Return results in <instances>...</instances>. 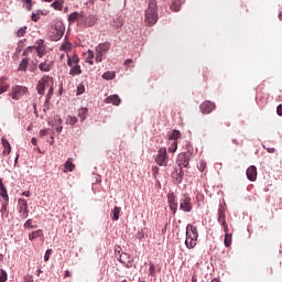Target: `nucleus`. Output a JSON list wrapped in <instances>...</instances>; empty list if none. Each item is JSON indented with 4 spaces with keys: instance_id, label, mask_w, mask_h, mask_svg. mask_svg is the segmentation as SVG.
Segmentation results:
<instances>
[{
    "instance_id": "1",
    "label": "nucleus",
    "mask_w": 282,
    "mask_h": 282,
    "mask_svg": "<svg viewBox=\"0 0 282 282\" xmlns=\"http://www.w3.org/2000/svg\"><path fill=\"white\" fill-rule=\"evenodd\" d=\"M144 22L149 28L158 23V0H150L145 10Z\"/></svg>"
},
{
    "instance_id": "2",
    "label": "nucleus",
    "mask_w": 282,
    "mask_h": 282,
    "mask_svg": "<svg viewBox=\"0 0 282 282\" xmlns=\"http://www.w3.org/2000/svg\"><path fill=\"white\" fill-rule=\"evenodd\" d=\"M109 50H111V43L110 42H104L100 43L96 46L95 48V61L96 63H102V58L105 56V54H107V52H109Z\"/></svg>"
},
{
    "instance_id": "3",
    "label": "nucleus",
    "mask_w": 282,
    "mask_h": 282,
    "mask_svg": "<svg viewBox=\"0 0 282 282\" xmlns=\"http://www.w3.org/2000/svg\"><path fill=\"white\" fill-rule=\"evenodd\" d=\"M63 34H65V25L63 24V22H57L54 26H52V41H61V39H63Z\"/></svg>"
},
{
    "instance_id": "4",
    "label": "nucleus",
    "mask_w": 282,
    "mask_h": 282,
    "mask_svg": "<svg viewBox=\"0 0 282 282\" xmlns=\"http://www.w3.org/2000/svg\"><path fill=\"white\" fill-rule=\"evenodd\" d=\"M28 94V87L25 86H14L11 88V94H9V96H11V98L13 100H19V98H21V96Z\"/></svg>"
},
{
    "instance_id": "5",
    "label": "nucleus",
    "mask_w": 282,
    "mask_h": 282,
    "mask_svg": "<svg viewBox=\"0 0 282 282\" xmlns=\"http://www.w3.org/2000/svg\"><path fill=\"white\" fill-rule=\"evenodd\" d=\"M50 85H54V82H52L50 76L43 77L37 84V94L43 96V94H45V89H47Z\"/></svg>"
},
{
    "instance_id": "6",
    "label": "nucleus",
    "mask_w": 282,
    "mask_h": 282,
    "mask_svg": "<svg viewBox=\"0 0 282 282\" xmlns=\"http://www.w3.org/2000/svg\"><path fill=\"white\" fill-rule=\"evenodd\" d=\"M180 210L184 213H191L193 210V204L191 203V196L184 195L180 200Z\"/></svg>"
},
{
    "instance_id": "7",
    "label": "nucleus",
    "mask_w": 282,
    "mask_h": 282,
    "mask_svg": "<svg viewBox=\"0 0 282 282\" xmlns=\"http://www.w3.org/2000/svg\"><path fill=\"white\" fill-rule=\"evenodd\" d=\"M155 162L159 166H166L169 164L167 155H166V148H161L158 152L155 158Z\"/></svg>"
},
{
    "instance_id": "8",
    "label": "nucleus",
    "mask_w": 282,
    "mask_h": 282,
    "mask_svg": "<svg viewBox=\"0 0 282 282\" xmlns=\"http://www.w3.org/2000/svg\"><path fill=\"white\" fill-rule=\"evenodd\" d=\"M19 213L21 214L22 219H28L30 215V209H28V200L19 198L18 200Z\"/></svg>"
},
{
    "instance_id": "9",
    "label": "nucleus",
    "mask_w": 282,
    "mask_h": 282,
    "mask_svg": "<svg viewBox=\"0 0 282 282\" xmlns=\"http://www.w3.org/2000/svg\"><path fill=\"white\" fill-rule=\"evenodd\" d=\"M215 107H216L215 102L206 100L200 104L199 109H200L202 113L208 115V113H213V111H215Z\"/></svg>"
},
{
    "instance_id": "10",
    "label": "nucleus",
    "mask_w": 282,
    "mask_h": 282,
    "mask_svg": "<svg viewBox=\"0 0 282 282\" xmlns=\"http://www.w3.org/2000/svg\"><path fill=\"white\" fill-rule=\"evenodd\" d=\"M218 224H220L225 232H228V224L226 223V209H224V207L218 209Z\"/></svg>"
},
{
    "instance_id": "11",
    "label": "nucleus",
    "mask_w": 282,
    "mask_h": 282,
    "mask_svg": "<svg viewBox=\"0 0 282 282\" xmlns=\"http://www.w3.org/2000/svg\"><path fill=\"white\" fill-rule=\"evenodd\" d=\"M186 237L197 241V239H199V234L197 232V227L188 224L187 227H186Z\"/></svg>"
},
{
    "instance_id": "12",
    "label": "nucleus",
    "mask_w": 282,
    "mask_h": 282,
    "mask_svg": "<svg viewBox=\"0 0 282 282\" xmlns=\"http://www.w3.org/2000/svg\"><path fill=\"white\" fill-rule=\"evenodd\" d=\"M176 164L178 165V167L181 169H186L188 167L189 161H188V156H186V153H181L178 154V159L176 161Z\"/></svg>"
},
{
    "instance_id": "13",
    "label": "nucleus",
    "mask_w": 282,
    "mask_h": 282,
    "mask_svg": "<svg viewBox=\"0 0 282 282\" xmlns=\"http://www.w3.org/2000/svg\"><path fill=\"white\" fill-rule=\"evenodd\" d=\"M54 67V61L46 59L39 65L41 72H51Z\"/></svg>"
},
{
    "instance_id": "14",
    "label": "nucleus",
    "mask_w": 282,
    "mask_h": 282,
    "mask_svg": "<svg viewBox=\"0 0 282 282\" xmlns=\"http://www.w3.org/2000/svg\"><path fill=\"white\" fill-rule=\"evenodd\" d=\"M247 177L250 182L257 181V166L251 165L247 169Z\"/></svg>"
},
{
    "instance_id": "15",
    "label": "nucleus",
    "mask_w": 282,
    "mask_h": 282,
    "mask_svg": "<svg viewBox=\"0 0 282 282\" xmlns=\"http://www.w3.org/2000/svg\"><path fill=\"white\" fill-rule=\"evenodd\" d=\"M105 102L106 105H115L116 107H118V105H120L122 100L118 95H111L105 99Z\"/></svg>"
},
{
    "instance_id": "16",
    "label": "nucleus",
    "mask_w": 282,
    "mask_h": 282,
    "mask_svg": "<svg viewBox=\"0 0 282 282\" xmlns=\"http://www.w3.org/2000/svg\"><path fill=\"white\" fill-rule=\"evenodd\" d=\"M167 202L170 204V209L172 210L173 215L177 213V203L175 202V194H169Z\"/></svg>"
},
{
    "instance_id": "17",
    "label": "nucleus",
    "mask_w": 282,
    "mask_h": 282,
    "mask_svg": "<svg viewBox=\"0 0 282 282\" xmlns=\"http://www.w3.org/2000/svg\"><path fill=\"white\" fill-rule=\"evenodd\" d=\"M119 261L123 265H127V268H129V263H133V259L131 258V256L124 252L120 254Z\"/></svg>"
},
{
    "instance_id": "18",
    "label": "nucleus",
    "mask_w": 282,
    "mask_h": 282,
    "mask_svg": "<svg viewBox=\"0 0 282 282\" xmlns=\"http://www.w3.org/2000/svg\"><path fill=\"white\" fill-rule=\"evenodd\" d=\"M33 50L36 51V54L40 58H43V56H45V46L43 45V40H40L39 45L37 46H33Z\"/></svg>"
},
{
    "instance_id": "19",
    "label": "nucleus",
    "mask_w": 282,
    "mask_h": 282,
    "mask_svg": "<svg viewBox=\"0 0 282 282\" xmlns=\"http://www.w3.org/2000/svg\"><path fill=\"white\" fill-rule=\"evenodd\" d=\"M10 89V84L8 83V78L1 77L0 78V94H6Z\"/></svg>"
},
{
    "instance_id": "20",
    "label": "nucleus",
    "mask_w": 282,
    "mask_h": 282,
    "mask_svg": "<svg viewBox=\"0 0 282 282\" xmlns=\"http://www.w3.org/2000/svg\"><path fill=\"white\" fill-rule=\"evenodd\" d=\"M83 19V13H78V11L72 12L68 15V23H76V21H80Z\"/></svg>"
},
{
    "instance_id": "21",
    "label": "nucleus",
    "mask_w": 282,
    "mask_h": 282,
    "mask_svg": "<svg viewBox=\"0 0 282 282\" xmlns=\"http://www.w3.org/2000/svg\"><path fill=\"white\" fill-rule=\"evenodd\" d=\"M80 63V58H78V55L69 56L67 55V65L68 67H74Z\"/></svg>"
},
{
    "instance_id": "22",
    "label": "nucleus",
    "mask_w": 282,
    "mask_h": 282,
    "mask_svg": "<svg viewBox=\"0 0 282 282\" xmlns=\"http://www.w3.org/2000/svg\"><path fill=\"white\" fill-rule=\"evenodd\" d=\"M28 65H30V58L24 57L19 64L18 70L19 72H28Z\"/></svg>"
},
{
    "instance_id": "23",
    "label": "nucleus",
    "mask_w": 282,
    "mask_h": 282,
    "mask_svg": "<svg viewBox=\"0 0 282 282\" xmlns=\"http://www.w3.org/2000/svg\"><path fill=\"white\" fill-rule=\"evenodd\" d=\"M97 22H98V17L94 14L88 15L86 19V25L88 28H94L95 23Z\"/></svg>"
},
{
    "instance_id": "24",
    "label": "nucleus",
    "mask_w": 282,
    "mask_h": 282,
    "mask_svg": "<svg viewBox=\"0 0 282 282\" xmlns=\"http://www.w3.org/2000/svg\"><path fill=\"white\" fill-rule=\"evenodd\" d=\"M39 237H43V230L42 229L32 231L31 234H29V240L30 241H34V239H39Z\"/></svg>"
},
{
    "instance_id": "25",
    "label": "nucleus",
    "mask_w": 282,
    "mask_h": 282,
    "mask_svg": "<svg viewBox=\"0 0 282 282\" xmlns=\"http://www.w3.org/2000/svg\"><path fill=\"white\" fill-rule=\"evenodd\" d=\"M185 246H186V248H188V250H193V248H195V246H197V240H195L193 238H188L186 236Z\"/></svg>"
},
{
    "instance_id": "26",
    "label": "nucleus",
    "mask_w": 282,
    "mask_h": 282,
    "mask_svg": "<svg viewBox=\"0 0 282 282\" xmlns=\"http://www.w3.org/2000/svg\"><path fill=\"white\" fill-rule=\"evenodd\" d=\"M69 75L70 76H80L83 74V70L80 69V65L70 66Z\"/></svg>"
},
{
    "instance_id": "27",
    "label": "nucleus",
    "mask_w": 282,
    "mask_h": 282,
    "mask_svg": "<svg viewBox=\"0 0 282 282\" xmlns=\"http://www.w3.org/2000/svg\"><path fill=\"white\" fill-rule=\"evenodd\" d=\"M65 4V0H55L53 3H51V8L54 10H63V6Z\"/></svg>"
},
{
    "instance_id": "28",
    "label": "nucleus",
    "mask_w": 282,
    "mask_h": 282,
    "mask_svg": "<svg viewBox=\"0 0 282 282\" xmlns=\"http://www.w3.org/2000/svg\"><path fill=\"white\" fill-rule=\"evenodd\" d=\"M76 169V165L72 162V159H68L65 163V171L64 173H72Z\"/></svg>"
},
{
    "instance_id": "29",
    "label": "nucleus",
    "mask_w": 282,
    "mask_h": 282,
    "mask_svg": "<svg viewBox=\"0 0 282 282\" xmlns=\"http://www.w3.org/2000/svg\"><path fill=\"white\" fill-rule=\"evenodd\" d=\"M173 177H175L176 182H178V184H181V182L184 177V171L182 170V167H178V170H176V172L173 174Z\"/></svg>"
},
{
    "instance_id": "30",
    "label": "nucleus",
    "mask_w": 282,
    "mask_h": 282,
    "mask_svg": "<svg viewBox=\"0 0 282 282\" xmlns=\"http://www.w3.org/2000/svg\"><path fill=\"white\" fill-rule=\"evenodd\" d=\"M120 210H121V208L118 207V206H116L113 208V210L111 212V219H112V221H118V219H120Z\"/></svg>"
},
{
    "instance_id": "31",
    "label": "nucleus",
    "mask_w": 282,
    "mask_h": 282,
    "mask_svg": "<svg viewBox=\"0 0 282 282\" xmlns=\"http://www.w3.org/2000/svg\"><path fill=\"white\" fill-rule=\"evenodd\" d=\"M2 144H3V155H10V152L12 151V148L10 147V142L8 140L2 139Z\"/></svg>"
},
{
    "instance_id": "32",
    "label": "nucleus",
    "mask_w": 282,
    "mask_h": 282,
    "mask_svg": "<svg viewBox=\"0 0 282 282\" xmlns=\"http://www.w3.org/2000/svg\"><path fill=\"white\" fill-rule=\"evenodd\" d=\"M181 8H182V1H180V0H173V2H172V4H171V10H172L173 12H180Z\"/></svg>"
},
{
    "instance_id": "33",
    "label": "nucleus",
    "mask_w": 282,
    "mask_h": 282,
    "mask_svg": "<svg viewBox=\"0 0 282 282\" xmlns=\"http://www.w3.org/2000/svg\"><path fill=\"white\" fill-rule=\"evenodd\" d=\"M89 110L87 108H82L78 110V118L82 122H85V120H87V112Z\"/></svg>"
},
{
    "instance_id": "34",
    "label": "nucleus",
    "mask_w": 282,
    "mask_h": 282,
    "mask_svg": "<svg viewBox=\"0 0 282 282\" xmlns=\"http://www.w3.org/2000/svg\"><path fill=\"white\" fill-rule=\"evenodd\" d=\"M225 239H224V243L226 246V248H230L231 243H232V235L228 234V231H225Z\"/></svg>"
},
{
    "instance_id": "35",
    "label": "nucleus",
    "mask_w": 282,
    "mask_h": 282,
    "mask_svg": "<svg viewBox=\"0 0 282 282\" xmlns=\"http://www.w3.org/2000/svg\"><path fill=\"white\" fill-rule=\"evenodd\" d=\"M180 138H182V132H180L178 130H173L169 137V139L174 140V142H176V140H180Z\"/></svg>"
},
{
    "instance_id": "36",
    "label": "nucleus",
    "mask_w": 282,
    "mask_h": 282,
    "mask_svg": "<svg viewBox=\"0 0 282 282\" xmlns=\"http://www.w3.org/2000/svg\"><path fill=\"white\" fill-rule=\"evenodd\" d=\"M102 78H105V80H113L116 78V73L115 72H106L102 75Z\"/></svg>"
},
{
    "instance_id": "37",
    "label": "nucleus",
    "mask_w": 282,
    "mask_h": 282,
    "mask_svg": "<svg viewBox=\"0 0 282 282\" xmlns=\"http://www.w3.org/2000/svg\"><path fill=\"white\" fill-rule=\"evenodd\" d=\"M0 195L1 197H3L6 202H8V191L6 189L2 183L0 184Z\"/></svg>"
},
{
    "instance_id": "38",
    "label": "nucleus",
    "mask_w": 282,
    "mask_h": 282,
    "mask_svg": "<svg viewBox=\"0 0 282 282\" xmlns=\"http://www.w3.org/2000/svg\"><path fill=\"white\" fill-rule=\"evenodd\" d=\"M76 122H78V118H76L74 116H68L66 118V124H76Z\"/></svg>"
},
{
    "instance_id": "39",
    "label": "nucleus",
    "mask_w": 282,
    "mask_h": 282,
    "mask_svg": "<svg viewBox=\"0 0 282 282\" xmlns=\"http://www.w3.org/2000/svg\"><path fill=\"white\" fill-rule=\"evenodd\" d=\"M86 63H89V65H94V51H88V56L86 58Z\"/></svg>"
},
{
    "instance_id": "40",
    "label": "nucleus",
    "mask_w": 282,
    "mask_h": 282,
    "mask_svg": "<svg viewBox=\"0 0 282 282\" xmlns=\"http://www.w3.org/2000/svg\"><path fill=\"white\" fill-rule=\"evenodd\" d=\"M61 50H62V52H69L72 50V43L66 42V43L62 44Z\"/></svg>"
},
{
    "instance_id": "41",
    "label": "nucleus",
    "mask_w": 282,
    "mask_h": 282,
    "mask_svg": "<svg viewBox=\"0 0 282 282\" xmlns=\"http://www.w3.org/2000/svg\"><path fill=\"white\" fill-rule=\"evenodd\" d=\"M25 32H28V26L20 28L17 32V36H25Z\"/></svg>"
},
{
    "instance_id": "42",
    "label": "nucleus",
    "mask_w": 282,
    "mask_h": 282,
    "mask_svg": "<svg viewBox=\"0 0 282 282\" xmlns=\"http://www.w3.org/2000/svg\"><path fill=\"white\" fill-rule=\"evenodd\" d=\"M57 122H58V124L55 127V131L57 133H61V131H63V126H61V124H63V119L58 118Z\"/></svg>"
},
{
    "instance_id": "43",
    "label": "nucleus",
    "mask_w": 282,
    "mask_h": 282,
    "mask_svg": "<svg viewBox=\"0 0 282 282\" xmlns=\"http://www.w3.org/2000/svg\"><path fill=\"white\" fill-rule=\"evenodd\" d=\"M170 153H175L177 151V141H174L169 148Z\"/></svg>"
},
{
    "instance_id": "44",
    "label": "nucleus",
    "mask_w": 282,
    "mask_h": 282,
    "mask_svg": "<svg viewBox=\"0 0 282 282\" xmlns=\"http://www.w3.org/2000/svg\"><path fill=\"white\" fill-rule=\"evenodd\" d=\"M24 228H37V226L35 225H32V219H28L25 223H24Z\"/></svg>"
},
{
    "instance_id": "45",
    "label": "nucleus",
    "mask_w": 282,
    "mask_h": 282,
    "mask_svg": "<svg viewBox=\"0 0 282 282\" xmlns=\"http://www.w3.org/2000/svg\"><path fill=\"white\" fill-rule=\"evenodd\" d=\"M6 281H8V273H6V271H1L0 282H6Z\"/></svg>"
},
{
    "instance_id": "46",
    "label": "nucleus",
    "mask_w": 282,
    "mask_h": 282,
    "mask_svg": "<svg viewBox=\"0 0 282 282\" xmlns=\"http://www.w3.org/2000/svg\"><path fill=\"white\" fill-rule=\"evenodd\" d=\"M151 276H155V264L150 262V270Z\"/></svg>"
},
{
    "instance_id": "47",
    "label": "nucleus",
    "mask_w": 282,
    "mask_h": 282,
    "mask_svg": "<svg viewBox=\"0 0 282 282\" xmlns=\"http://www.w3.org/2000/svg\"><path fill=\"white\" fill-rule=\"evenodd\" d=\"M53 250L52 249H47L44 256V261H50V257L52 254Z\"/></svg>"
},
{
    "instance_id": "48",
    "label": "nucleus",
    "mask_w": 282,
    "mask_h": 282,
    "mask_svg": "<svg viewBox=\"0 0 282 282\" xmlns=\"http://www.w3.org/2000/svg\"><path fill=\"white\" fill-rule=\"evenodd\" d=\"M82 94H85V86L83 85L77 87V96H80Z\"/></svg>"
},
{
    "instance_id": "49",
    "label": "nucleus",
    "mask_w": 282,
    "mask_h": 282,
    "mask_svg": "<svg viewBox=\"0 0 282 282\" xmlns=\"http://www.w3.org/2000/svg\"><path fill=\"white\" fill-rule=\"evenodd\" d=\"M39 19H41V14H39V13H33L31 15V20L34 21V22L39 21Z\"/></svg>"
},
{
    "instance_id": "50",
    "label": "nucleus",
    "mask_w": 282,
    "mask_h": 282,
    "mask_svg": "<svg viewBox=\"0 0 282 282\" xmlns=\"http://www.w3.org/2000/svg\"><path fill=\"white\" fill-rule=\"evenodd\" d=\"M32 50H34V46H29L24 50L23 52V56H28L30 54V52H32Z\"/></svg>"
},
{
    "instance_id": "51",
    "label": "nucleus",
    "mask_w": 282,
    "mask_h": 282,
    "mask_svg": "<svg viewBox=\"0 0 282 282\" xmlns=\"http://www.w3.org/2000/svg\"><path fill=\"white\" fill-rule=\"evenodd\" d=\"M54 84H50V86L47 87L48 89V96H54V87H53Z\"/></svg>"
},
{
    "instance_id": "52",
    "label": "nucleus",
    "mask_w": 282,
    "mask_h": 282,
    "mask_svg": "<svg viewBox=\"0 0 282 282\" xmlns=\"http://www.w3.org/2000/svg\"><path fill=\"white\" fill-rule=\"evenodd\" d=\"M24 3H26V10H32V0H24Z\"/></svg>"
},
{
    "instance_id": "53",
    "label": "nucleus",
    "mask_w": 282,
    "mask_h": 282,
    "mask_svg": "<svg viewBox=\"0 0 282 282\" xmlns=\"http://www.w3.org/2000/svg\"><path fill=\"white\" fill-rule=\"evenodd\" d=\"M23 282H34V279L32 278V275H25Z\"/></svg>"
},
{
    "instance_id": "54",
    "label": "nucleus",
    "mask_w": 282,
    "mask_h": 282,
    "mask_svg": "<svg viewBox=\"0 0 282 282\" xmlns=\"http://www.w3.org/2000/svg\"><path fill=\"white\" fill-rule=\"evenodd\" d=\"M276 113H278V116H281V118H282V104H280V105L278 106V108H276Z\"/></svg>"
},
{
    "instance_id": "55",
    "label": "nucleus",
    "mask_w": 282,
    "mask_h": 282,
    "mask_svg": "<svg viewBox=\"0 0 282 282\" xmlns=\"http://www.w3.org/2000/svg\"><path fill=\"white\" fill-rule=\"evenodd\" d=\"M48 131L47 130H41L40 131V138H45L47 135Z\"/></svg>"
},
{
    "instance_id": "56",
    "label": "nucleus",
    "mask_w": 282,
    "mask_h": 282,
    "mask_svg": "<svg viewBox=\"0 0 282 282\" xmlns=\"http://www.w3.org/2000/svg\"><path fill=\"white\" fill-rule=\"evenodd\" d=\"M199 171L204 173L206 171V163H200Z\"/></svg>"
},
{
    "instance_id": "57",
    "label": "nucleus",
    "mask_w": 282,
    "mask_h": 282,
    "mask_svg": "<svg viewBox=\"0 0 282 282\" xmlns=\"http://www.w3.org/2000/svg\"><path fill=\"white\" fill-rule=\"evenodd\" d=\"M263 149H267L268 153H274L276 151V149H274V148H265V145H263Z\"/></svg>"
},
{
    "instance_id": "58",
    "label": "nucleus",
    "mask_w": 282,
    "mask_h": 282,
    "mask_svg": "<svg viewBox=\"0 0 282 282\" xmlns=\"http://www.w3.org/2000/svg\"><path fill=\"white\" fill-rule=\"evenodd\" d=\"M131 63H133V59H131V58L126 59L124 61L126 67H129L131 65Z\"/></svg>"
},
{
    "instance_id": "59",
    "label": "nucleus",
    "mask_w": 282,
    "mask_h": 282,
    "mask_svg": "<svg viewBox=\"0 0 282 282\" xmlns=\"http://www.w3.org/2000/svg\"><path fill=\"white\" fill-rule=\"evenodd\" d=\"M20 47H23V41H20L19 42V47L17 48V52H21V48Z\"/></svg>"
},
{
    "instance_id": "60",
    "label": "nucleus",
    "mask_w": 282,
    "mask_h": 282,
    "mask_svg": "<svg viewBox=\"0 0 282 282\" xmlns=\"http://www.w3.org/2000/svg\"><path fill=\"white\" fill-rule=\"evenodd\" d=\"M22 195H23L24 197H30V191L23 192Z\"/></svg>"
},
{
    "instance_id": "61",
    "label": "nucleus",
    "mask_w": 282,
    "mask_h": 282,
    "mask_svg": "<svg viewBox=\"0 0 282 282\" xmlns=\"http://www.w3.org/2000/svg\"><path fill=\"white\" fill-rule=\"evenodd\" d=\"M64 276H66V278L72 276V273L69 272V270L65 271Z\"/></svg>"
},
{
    "instance_id": "62",
    "label": "nucleus",
    "mask_w": 282,
    "mask_h": 282,
    "mask_svg": "<svg viewBox=\"0 0 282 282\" xmlns=\"http://www.w3.org/2000/svg\"><path fill=\"white\" fill-rule=\"evenodd\" d=\"M31 143L33 144V147H36V138H32Z\"/></svg>"
},
{
    "instance_id": "63",
    "label": "nucleus",
    "mask_w": 282,
    "mask_h": 282,
    "mask_svg": "<svg viewBox=\"0 0 282 282\" xmlns=\"http://www.w3.org/2000/svg\"><path fill=\"white\" fill-rule=\"evenodd\" d=\"M41 274H43V270H37V276H41Z\"/></svg>"
},
{
    "instance_id": "64",
    "label": "nucleus",
    "mask_w": 282,
    "mask_h": 282,
    "mask_svg": "<svg viewBox=\"0 0 282 282\" xmlns=\"http://www.w3.org/2000/svg\"><path fill=\"white\" fill-rule=\"evenodd\" d=\"M210 282H219V280H217V279H214V280H212Z\"/></svg>"
}]
</instances>
